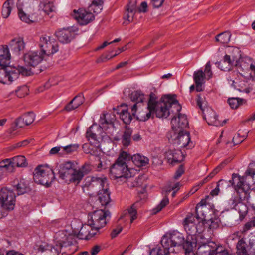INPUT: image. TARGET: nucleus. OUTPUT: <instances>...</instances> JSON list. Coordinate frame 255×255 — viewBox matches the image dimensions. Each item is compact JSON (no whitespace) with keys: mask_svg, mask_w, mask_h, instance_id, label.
Instances as JSON below:
<instances>
[{"mask_svg":"<svg viewBox=\"0 0 255 255\" xmlns=\"http://www.w3.org/2000/svg\"><path fill=\"white\" fill-rule=\"evenodd\" d=\"M55 246L48 244H36L32 251L33 255H58L59 252L62 255H70L63 251L72 245V242L68 240V237L63 232L57 233L55 237Z\"/></svg>","mask_w":255,"mask_h":255,"instance_id":"f257e3e1","label":"nucleus"},{"mask_svg":"<svg viewBox=\"0 0 255 255\" xmlns=\"http://www.w3.org/2000/svg\"><path fill=\"white\" fill-rule=\"evenodd\" d=\"M176 98V95L175 94L163 95L158 101V104L156 105L154 110L151 112V117L153 118L154 114H155L158 118H167L170 113V108L172 106L176 108L177 112H180L182 107Z\"/></svg>","mask_w":255,"mask_h":255,"instance_id":"f03ea898","label":"nucleus"},{"mask_svg":"<svg viewBox=\"0 0 255 255\" xmlns=\"http://www.w3.org/2000/svg\"><path fill=\"white\" fill-rule=\"evenodd\" d=\"M196 216L192 213L188 214L183 221L184 229L188 236L186 240L192 241L198 234L202 233L204 229V224L206 220L200 219L197 224L194 223Z\"/></svg>","mask_w":255,"mask_h":255,"instance_id":"7ed1b4c3","label":"nucleus"},{"mask_svg":"<svg viewBox=\"0 0 255 255\" xmlns=\"http://www.w3.org/2000/svg\"><path fill=\"white\" fill-rule=\"evenodd\" d=\"M127 152L122 151L119 155L115 163L110 167V172L115 179L129 177V169L126 161L129 160Z\"/></svg>","mask_w":255,"mask_h":255,"instance_id":"20e7f679","label":"nucleus"},{"mask_svg":"<svg viewBox=\"0 0 255 255\" xmlns=\"http://www.w3.org/2000/svg\"><path fill=\"white\" fill-rule=\"evenodd\" d=\"M197 105L202 111L203 117L209 125L215 126H223V124L218 119V115L210 107L204 97H201V94L197 95Z\"/></svg>","mask_w":255,"mask_h":255,"instance_id":"39448f33","label":"nucleus"},{"mask_svg":"<svg viewBox=\"0 0 255 255\" xmlns=\"http://www.w3.org/2000/svg\"><path fill=\"white\" fill-rule=\"evenodd\" d=\"M58 174L59 178L63 180L65 183L68 184L70 183L78 184V179L80 175L77 174V169L75 168V165L73 162L69 161L61 164Z\"/></svg>","mask_w":255,"mask_h":255,"instance_id":"423d86ee","label":"nucleus"},{"mask_svg":"<svg viewBox=\"0 0 255 255\" xmlns=\"http://www.w3.org/2000/svg\"><path fill=\"white\" fill-rule=\"evenodd\" d=\"M55 179L52 169L47 166L38 165L33 172V179L35 183L49 187Z\"/></svg>","mask_w":255,"mask_h":255,"instance_id":"0eeeda50","label":"nucleus"},{"mask_svg":"<svg viewBox=\"0 0 255 255\" xmlns=\"http://www.w3.org/2000/svg\"><path fill=\"white\" fill-rule=\"evenodd\" d=\"M235 190L237 192V195L232 196L228 201V205L231 209H235L241 200L248 201L250 197L249 185L248 184L243 185L242 181L236 183V185L235 186Z\"/></svg>","mask_w":255,"mask_h":255,"instance_id":"6e6552de","label":"nucleus"},{"mask_svg":"<svg viewBox=\"0 0 255 255\" xmlns=\"http://www.w3.org/2000/svg\"><path fill=\"white\" fill-rule=\"evenodd\" d=\"M16 202L15 193L7 188L0 190V208L2 211L10 212L14 209Z\"/></svg>","mask_w":255,"mask_h":255,"instance_id":"1a4fd4ad","label":"nucleus"},{"mask_svg":"<svg viewBox=\"0 0 255 255\" xmlns=\"http://www.w3.org/2000/svg\"><path fill=\"white\" fill-rule=\"evenodd\" d=\"M185 239L182 234L178 232H173L172 233L164 235L161 240V244L163 248L166 249L173 250V247L182 246L185 243Z\"/></svg>","mask_w":255,"mask_h":255,"instance_id":"9d476101","label":"nucleus"},{"mask_svg":"<svg viewBox=\"0 0 255 255\" xmlns=\"http://www.w3.org/2000/svg\"><path fill=\"white\" fill-rule=\"evenodd\" d=\"M39 47L40 48V53L43 57L44 55H53L58 51V43L54 40H52L49 36H41L39 40Z\"/></svg>","mask_w":255,"mask_h":255,"instance_id":"9b49d317","label":"nucleus"},{"mask_svg":"<svg viewBox=\"0 0 255 255\" xmlns=\"http://www.w3.org/2000/svg\"><path fill=\"white\" fill-rule=\"evenodd\" d=\"M109 215L110 212L108 210H96L91 213L90 218L88 220V225L90 227H96L97 229H101L106 225V218Z\"/></svg>","mask_w":255,"mask_h":255,"instance_id":"f8f14e48","label":"nucleus"},{"mask_svg":"<svg viewBox=\"0 0 255 255\" xmlns=\"http://www.w3.org/2000/svg\"><path fill=\"white\" fill-rule=\"evenodd\" d=\"M170 138L174 141L173 143L179 145L180 147L184 148L187 146L191 147L190 145L191 141L190 133L188 131L180 129L177 131H172L170 132Z\"/></svg>","mask_w":255,"mask_h":255,"instance_id":"ddd939ff","label":"nucleus"},{"mask_svg":"<svg viewBox=\"0 0 255 255\" xmlns=\"http://www.w3.org/2000/svg\"><path fill=\"white\" fill-rule=\"evenodd\" d=\"M231 75L228 80L232 82L231 84L235 89L247 94L252 91V89L248 86L247 81L239 78L237 72H233Z\"/></svg>","mask_w":255,"mask_h":255,"instance_id":"4468645a","label":"nucleus"},{"mask_svg":"<svg viewBox=\"0 0 255 255\" xmlns=\"http://www.w3.org/2000/svg\"><path fill=\"white\" fill-rule=\"evenodd\" d=\"M83 189L92 190L105 187L107 184L106 179L94 176H88L85 179Z\"/></svg>","mask_w":255,"mask_h":255,"instance_id":"2eb2a0df","label":"nucleus"},{"mask_svg":"<svg viewBox=\"0 0 255 255\" xmlns=\"http://www.w3.org/2000/svg\"><path fill=\"white\" fill-rule=\"evenodd\" d=\"M157 97L153 92H151L149 95V99L147 103V109L148 112L146 113L139 112L137 117V119L140 121H146L151 117V112L154 110L156 105L158 104L157 101Z\"/></svg>","mask_w":255,"mask_h":255,"instance_id":"dca6fc26","label":"nucleus"},{"mask_svg":"<svg viewBox=\"0 0 255 255\" xmlns=\"http://www.w3.org/2000/svg\"><path fill=\"white\" fill-rule=\"evenodd\" d=\"M73 12L74 13L73 16L82 25H86L95 19V16L92 13L84 9L80 8L78 10H74Z\"/></svg>","mask_w":255,"mask_h":255,"instance_id":"f3484780","label":"nucleus"},{"mask_svg":"<svg viewBox=\"0 0 255 255\" xmlns=\"http://www.w3.org/2000/svg\"><path fill=\"white\" fill-rule=\"evenodd\" d=\"M141 193L143 196V198H142L141 196H140V200L137 201L131 206L130 208L125 211L124 214L121 216L120 219H123L126 216H129L130 218V222L132 223L137 218V209L141 207L143 204L146 198V195L144 194V192H142Z\"/></svg>","mask_w":255,"mask_h":255,"instance_id":"a211bd4d","label":"nucleus"},{"mask_svg":"<svg viewBox=\"0 0 255 255\" xmlns=\"http://www.w3.org/2000/svg\"><path fill=\"white\" fill-rule=\"evenodd\" d=\"M43 56L37 51H29L25 54L23 59L25 63L35 69V67L38 65L43 59Z\"/></svg>","mask_w":255,"mask_h":255,"instance_id":"6ab92c4d","label":"nucleus"},{"mask_svg":"<svg viewBox=\"0 0 255 255\" xmlns=\"http://www.w3.org/2000/svg\"><path fill=\"white\" fill-rule=\"evenodd\" d=\"M165 157L167 159L168 163L173 166L182 162L185 155L180 150L169 149L165 152Z\"/></svg>","mask_w":255,"mask_h":255,"instance_id":"aec40b11","label":"nucleus"},{"mask_svg":"<svg viewBox=\"0 0 255 255\" xmlns=\"http://www.w3.org/2000/svg\"><path fill=\"white\" fill-rule=\"evenodd\" d=\"M178 117L174 116L171 121L172 131H177L188 126V121L187 117L184 114H181L177 112Z\"/></svg>","mask_w":255,"mask_h":255,"instance_id":"412c9836","label":"nucleus"},{"mask_svg":"<svg viewBox=\"0 0 255 255\" xmlns=\"http://www.w3.org/2000/svg\"><path fill=\"white\" fill-rule=\"evenodd\" d=\"M253 243L245 238L240 239L236 244L237 254L238 255H250Z\"/></svg>","mask_w":255,"mask_h":255,"instance_id":"4be33fe9","label":"nucleus"},{"mask_svg":"<svg viewBox=\"0 0 255 255\" xmlns=\"http://www.w3.org/2000/svg\"><path fill=\"white\" fill-rule=\"evenodd\" d=\"M246 177L245 176H241L239 175V174L236 173H233L232 175V179L229 180V181L224 180V179H220L217 182V186L221 187L222 189H225L228 187H230L231 186H235V182L237 183H239V181H243V184L245 185L247 183H246Z\"/></svg>","mask_w":255,"mask_h":255,"instance_id":"5701e85b","label":"nucleus"},{"mask_svg":"<svg viewBox=\"0 0 255 255\" xmlns=\"http://www.w3.org/2000/svg\"><path fill=\"white\" fill-rule=\"evenodd\" d=\"M55 35L60 42L68 43L74 38L75 34L70 28H68L58 30L55 32Z\"/></svg>","mask_w":255,"mask_h":255,"instance_id":"b1692460","label":"nucleus"},{"mask_svg":"<svg viewBox=\"0 0 255 255\" xmlns=\"http://www.w3.org/2000/svg\"><path fill=\"white\" fill-rule=\"evenodd\" d=\"M9 46L13 54L19 55L20 52L23 50L25 43L21 38H14L10 41Z\"/></svg>","mask_w":255,"mask_h":255,"instance_id":"393cba45","label":"nucleus"},{"mask_svg":"<svg viewBox=\"0 0 255 255\" xmlns=\"http://www.w3.org/2000/svg\"><path fill=\"white\" fill-rule=\"evenodd\" d=\"M34 114L33 112H28L17 118L15 121L16 127L23 128L33 123L34 120Z\"/></svg>","mask_w":255,"mask_h":255,"instance_id":"a878e982","label":"nucleus"},{"mask_svg":"<svg viewBox=\"0 0 255 255\" xmlns=\"http://www.w3.org/2000/svg\"><path fill=\"white\" fill-rule=\"evenodd\" d=\"M20 0H18L17 6L18 9V15L20 20L27 23H31L36 22L37 20V18L36 17L34 13H32L31 14L26 13L20 7L19 3Z\"/></svg>","mask_w":255,"mask_h":255,"instance_id":"bb28decb","label":"nucleus"},{"mask_svg":"<svg viewBox=\"0 0 255 255\" xmlns=\"http://www.w3.org/2000/svg\"><path fill=\"white\" fill-rule=\"evenodd\" d=\"M233 159V157H230L225 159L218 166H217L214 170L205 178L202 181L203 183H206L213 178L217 174H218L223 168H224L228 163H229Z\"/></svg>","mask_w":255,"mask_h":255,"instance_id":"cd10ccee","label":"nucleus"},{"mask_svg":"<svg viewBox=\"0 0 255 255\" xmlns=\"http://www.w3.org/2000/svg\"><path fill=\"white\" fill-rule=\"evenodd\" d=\"M206 200L205 199H202L201 201L198 203L196 207V218L198 220L199 219L207 220L206 219V214L205 212L209 209L206 206Z\"/></svg>","mask_w":255,"mask_h":255,"instance_id":"c85d7f7f","label":"nucleus"},{"mask_svg":"<svg viewBox=\"0 0 255 255\" xmlns=\"http://www.w3.org/2000/svg\"><path fill=\"white\" fill-rule=\"evenodd\" d=\"M10 54L8 46L0 45V66H6L9 63Z\"/></svg>","mask_w":255,"mask_h":255,"instance_id":"c756f323","label":"nucleus"},{"mask_svg":"<svg viewBox=\"0 0 255 255\" xmlns=\"http://www.w3.org/2000/svg\"><path fill=\"white\" fill-rule=\"evenodd\" d=\"M107 184L105 187L102 188L98 193V200L102 206H106L110 202V192L107 187Z\"/></svg>","mask_w":255,"mask_h":255,"instance_id":"7c9ffc66","label":"nucleus"},{"mask_svg":"<svg viewBox=\"0 0 255 255\" xmlns=\"http://www.w3.org/2000/svg\"><path fill=\"white\" fill-rule=\"evenodd\" d=\"M129 156V160H131L133 163L138 167L145 166L149 163V159L144 156H141L140 154H134L133 156L128 153Z\"/></svg>","mask_w":255,"mask_h":255,"instance_id":"2f4dec72","label":"nucleus"},{"mask_svg":"<svg viewBox=\"0 0 255 255\" xmlns=\"http://www.w3.org/2000/svg\"><path fill=\"white\" fill-rule=\"evenodd\" d=\"M193 78L196 84V90L197 92L203 90L202 85L204 82L205 74L202 70H198L194 73Z\"/></svg>","mask_w":255,"mask_h":255,"instance_id":"473e14b6","label":"nucleus"},{"mask_svg":"<svg viewBox=\"0 0 255 255\" xmlns=\"http://www.w3.org/2000/svg\"><path fill=\"white\" fill-rule=\"evenodd\" d=\"M173 190H174L172 187L165 188L163 190V192H165V197L161 200L160 204L158 205L156 207L153 209V214H155L160 212L169 203V199L167 196Z\"/></svg>","mask_w":255,"mask_h":255,"instance_id":"72a5a7b5","label":"nucleus"},{"mask_svg":"<svg viewBox=\"0 0 255 255\" xmlns=\"http://www.w3.org/2000/svg\"><path fill=\"white\" fill-rule=\"evenodd\" d=\"M84 102V97L82 94H78L65 107V110L70 111L77 108Z\"/></svg>","mask_w":255,"mask_h":255,"instance_id":"f704fd0d","label":"nucleus"},{"mask_svg":"<svg viewBox=\"0 0 255 255\" xmlns=\"http://www.w3.org/2000/svg\"><path fill=\"white\" fill-rule=\"evenodd\" d=\"M132 130L128 126L125 127V130L121 137V143L124 148L129 146L131 143Z\"/></svg>","mask_w":255,"mask_h":255,"instance_id":"c9c22d12","label":"nucleus"},{"mask_svg":"<svg viewBox=\"0 0 255 255\" xmlns=\"http://www.w3.org/2000/svg\"><path fill=\"white\" fill-rule=\"evenodd\" d=\"M110 115L107 114H102L100 116L99 120L100 127L105 130H106L109 128V126L114 127V119H108V116Z\"/></svg>","mask_w":255,"mask_h":255,"instance_id":"e433bc0d","label":"nucleus"},{"mask_svg":"<svg viewBox=\"0 0 255 255\" xmlns=\"http://www.w3.org/2000/svg\"><path fill=\"white\" fill-rule=\"evenodd\" d=\"M196 254L197 255H214L213 246L211 243L199 246Z\"/></svg>","mask_w":255,"mask_h":255,"instance_id":"4c0bfd02","label":"nucleus"},{"mask_svg":"<svg viewBox=\"0 0 255 255\" xmlns=\"http://www.w3.org/2000/svg\"><path fill=\"white\" fill-rule=\"evenodd\" d=\"M92 170V165L88 163H85L80 168L77 169V174L80 175L78 179V184L81 182L84 176L89 174Z\"/></svg>","mask_w":255,"mask_h":255,"instance_id":"58836bf2","label":"nucleus"},{"mask_svg":"<svg viewBox=\"0 0 255 255\" xmlns=\"http://www.w3.org/2000/svg\"><path fill=\"white\" fill-rule=\"evenodd\" d=\"M11 159L12 164L13 167L16 166L18 167H25L27 166L28 163L26 162V159L24 156L18 155L14 157Z\"/></svg>","mask_w":255,"mask_h":255,"instance_id":"ea45409f","label":"nucleus"},{"mask_svg":"<svg viewBox=\"0 0 255 255\" xmlns=\"http://www.w3.org/2000/svg\"><path fill=\"white\" fill-rule=\"evenodd\" d=\"M13 4V0H7L4 2L1 11V14L3 18H6L9 16Z\"/></svg>","mask_w":255,"mask_h":255,"instance_id":"a19ab883","label":"nucleus"},{"mask_svg":"<svg viewBox=\"0 0 255 255\" xmlns=\"http://www.w3.org/2000/svg\"><path fill=\"white\" fill-rule=\"evenodd\" d=\"M223 63H227V66L230 67V69L233 65H235L236 67H241L242 66L241 64H240V59H238L237 58H235V57H233V58L231 59L230 56L227 54L225 55L223 60L221 61L220 64Z\"/></svg>","mask_w":255,"mask_h":255,"instance_id":"79ce46f5","label":"nucleus"},{"mask_svg":"<svg viewBox=\"0 0 255 255\" xmlns=\"http://www.w3.org/2000/svg\"><path fill=\"white\" fill-rule=\"evenodd\" d=\"M243 200H241L240 202L238 203V205H237V206L235 209L238 211L240 215L239 218L241 221L245 218L248 211L247 206L243 202Z\"/></svg>","mask_w":255,"mask_h":255,"instance_id":"37998d69","label":"nucleus"},{"mask_svg":"<svg viewBox=\"0 0 255 255\" xmlns=\"http://www.w3.org/2000/svg\"><path fill=\"white\" fill-rule=\"evenodd\" d=\"M155 248L152 249L150 252V255H171V253H174V249H166L165 248Z\"/></svg>","mask_w":255,"mask_h":255,"instance_id":"c03bdc74","label":"nucleus"},{"mask_svg":"<svg viewBox=\"0 0 255 255\" xmlns=\"http://www.w3.org/2000/svg\"><path fill=\"white\" fill-rule=\"evenodd\" d=\"M18 68L19 71V74L23 76H28L34 74H37L40 73L42 71L41 69L39 68L37 69H32V68L27 69L23 66H18Z\"/></svg>","mask_w":255,"mask_h":255,"instance_id":"a18cd8bd","label":"nucleus"},{"mask_svg":"<svg viewBox=\"0 0 255 255\" xmlns=\"http://www.w3.org/2000/svg\"><path fill=\"white\" fill-rule=\"evenodd\" d=\"M8 68L6 66H0V82L6 84L9 82Z\"/></svg>","mask_w":255,"mask_h":255,"instance_id":"49530a36","label":"nucleus"},{"mask_svg":"<svg viewBox=\"0 0 255 255\" xmlns=\"http://www.w3.org/2000/svg\"><path fill=\"white\" fill-rule=\"evenodd\" d=\"M196 248V244L186 240L185 243L183 245L185 255H195L194 252Z\"/></svg>","mask_w":255,"mask_h":255,"instance_id":"de8ad7c7","label":"nucleus"},{"mask_svg":"<svg viewBox=\"0 0 255 255\" xmlns=\"http://www.w3.org/2000/svg\"><path fill=\"white\" fill-rule=\"evenodd\" d=\"M15 187L18 195L24 194L29 191V186L23 180H20Z\"/></svg>","mask_w":255,"mask_h":255,"instance_id":"09e8293b","label":"nucleus"},{"mask_svg":"<svg viewBox=\"0 0 255 255\" xmlns=\"http://www.w3.org/2000/svg\"><path fill=\"white\" fill-rule=\"evenodd\" d=\"M0 167H1L2 170L4 172L7 171L11 172L14 170V167L10 158L3 160L0 162Z\"/></svg>","mask_w":255,"mask_h":255,"instance_id":"8fccbe9b","label":"nucleus"},{"mask_svg":"<svg viewBox=\"0 0 255 255\" xmlns=\"http://www.w3.org/2000/svg\"><path fill=\"white\" fill-rule=\"evenodd\" d=\"M231 34L229 31L222 32L216 37V40L222 44H227L230 41Z\"/></svg>","mask_w":255,"mask_h":255,"instance_id":"3c124183","label":"nucleus"},{"mask_svg":"<svg viewBox=\"0 0 255 255\" xmlns=\"http://www.w3.org/2000/svg\"><path fill=\"white\" fill-rule=\"evenodd\" d=\"M130 98L133 102L137 103H143L144 100V95L140 90L134 91L130 95Z\"/></svg>","mask_w":255,"mask_h":255,"instance_id":"603ef678","label":"nucleus"},{"mask_svg":"<svg viewBox=\"0 0 255 255\" xmlns=\"http://www.w3.org/2000/svg\"><path fill=\"white\" fill-rule=\"evenodd\" d=\"M191 242L194 243L195 244H196V247L202 245L208 244L209 243H211L212 242H209L207 239L204 237L202 233H200L198 234L197 236L194 238V239Z\"/></svg>","mask_w":255,"mask_h":255,"instance_id":"864d4df0","label":"nucleus"},{"mask_svg":"<svg viewBox=\"0 0 255 255\" xmlns=\"http://www.w3.org/2000/svg\"><path fill=\"white\" fill-rule=\"evenodd\" d=\"M121 119L126 125L129 124L132 119V117L130 113H129L127 109L122 110L119 113Z\"/></svg>","mask_w":255,"mask_h":255,"instance_id":"5fc2aeb1","label":"nucleus"},{"mask_svg":"<svg viewBox=\"0 0 255 255\" xmlns=\"http://www.w3.org/2000/svg\"><path fill=\"white\" fill-rule=\"evenodd\" d=\"M9 82H11L14 80L17 79L19 75L18 68H12L8 66Z\"/></svg>","mask_w":255,"mask_h":255,"instance_id":"6e6d98bb","label":"nucleus"},{"mask_svg":"<svg viewBox=\"0 0 255 255\" xmlns=\"http://www.w3.org/2000/svg\"><path fill=\"white\" fill-rule=\"evenodd\" d=\"M244 99L239 98H229L228 100V103L232 109H237L242 105Z\"/></svg>","mask_w":255,"mask_h":255,"instance_id":"4d7b16f0","label":"nucleus"},{"mask_svg":"<svg viewBox=\"0 0 255 255\" xmlns=\"http://www.w3.org/2000/svg\"><path fill=\"white\" fill-rule=\"evenodd\" d=\"M126 9L130 12L132 15H134L138 10V8L136 7V0H129V3L126 6Z\"/></svg>","mask_w":255,"mask_h":255,"instance_id":"13d9d810","label":"nucleus"},{"mask_svg":"<svg viewBox=\"0 0 255 255\" xmlns=\"http://www.w3.org/2000/svg\"><path fill=\"white\" fill-rule=\"evenodd\" d=\"M28 88L25 85L20 87L17 90L15 91L17 96L19 98L24 97L25 96L28 95Z\"/></svg>","mask_w":255,"mask_h":255,"instance_id":"bf43d9fd","label":"nucleus"},{"mask_svg":"<svg viewBox=\"0 0 255 255\" xmlns=\"http://www.w3.org/2000/svg\"><path fill=\"white\" fill-rule=\"evenodd\" d=\"M91 228V231H89L88 233V235L85 236V240H89L92 238L94 237L97 235H99L101 233L100 230L101 229H97L96 227H90Z\"/></svg>","mask_w":255,"mask_h":255,"instance_id":"052dcab7","label":"nucleus"},{"mask_svg":"<svg viewBox=\"0 0 255 255\" xmlns=\"http://www.w3.org/2000/svg\"><path fill=\"white\" fill-rule=\"evenodd\" d=\"M79 145L78 144H70L64 147H62L63 150L67 154H70L76 151L79 148Z\"/></svg>","mask_w":255,"mask_h":255,"instance_id":"680f3d73","label":"nucleus"},{"mask_svg":"<svg viewBox=\"0 0 255 255\" xmlns=\"http://www.w3.org/2000/svg\"><path fill=\"white\" fill-rule=\"evenodd\" d=\"M206 219H207V220H206V221H208L209 222H210V224H209V228L210 229H212V230H214V229H217L219 226V219L218 218H210V219H208L207 217H206Z\"/></svg>","mask_w":255,"mask_h":255,"instance_id":"e2e57ef3","label":"nucleus"},{"mask_svg":"<svg viewBox=\"0 0 255 255\" xmlns=\"http://www.w3.org/2000/svg\"><path fill=\"white\" fill-rule=\"evenodd\" d=\"M246 175L253 177L255 174V162L249 164L247 170L245 172Z\"/></svg>","mask_w":255,"mask_h":255,"instance_id":"0e129e2a","label":"nucleus"},{"mask_svg":"<svg viewBox=\"0 0 255 255\" xmlns=\"http://www.w3.org/2000/svg\"><path fill=\"white\" fill-rule=\"evenodd\" d=\"M211 244H212L213 246L214 255H220V254L226 249L222 246H217L215 242H211Z\"/></svg>","mask_w":255,"mask_h":255,"instance_id":"69168bd1","label":"nucleus"},{"mask_svg":"<svg viewBox=\"0 0 255 255\" xmlns=\"http://www.w3.org/2000/svg\"><path fill=\"white\" fill-rule=\"evenodd\" d=\"M92 128L93 126H91L87 129L86 131V137L88 138V140L92 139L94 141L96 142L97 141V135L92 131L91 129Z\"/></svg>","mask_w":255,"mask_h":255,"instance_id":"338daca9","label":"nucleus"},{"mask_svg":"<svg viewBox=\"0 0 255 255\" xmlns=\"http://www.w3.org/2000/svg\"><path fill=\"white\" fill-rule=\"evenodd\" d=\"M255 227V218L252 220L247 222L243 227V232H246L252 227Z\"/></svg>","mask_w":255,"mask_h":255,"instance_id":"774afa93","label":"nucleus"}]
</instances>
